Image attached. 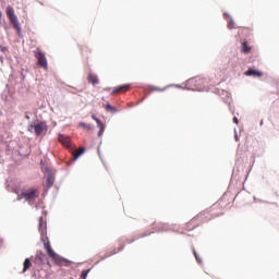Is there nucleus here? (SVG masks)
Here are the masks:
<instances>
[{
	"label": "nucleus",
	"mask_w": 279,
	"mask_h": 279,
	"mask_svg": "<svg viewBox=\"0 0 279 279\" xmlns=\"http://www.w3.org/2000/svg\"><path fill=\"white\" fill-rule=\"evenodd\" d=\"M213 217L210 216V211H202L198 215H196L194 218H192L187 223H185V230L187 232H191V230H195V228H199L202 223H206L210 221Z\"/></svg>",
	"instance_id": "1"
},
{
	"label": "nucleus",
	"mask_w": 279,
	"mask_h": 279,
	"mask_svg": "<svg viewBox=\"0 0 279 279\" xmlns=\"http://www.w3.org/2000/svg\"><path fill=\"white\" fill-rule=\"evenodd\" d=\"M44 247H45L49 258L52 259L54 265L62 266V265H66V263H69V259L58 255V253H56V251H53V248H51V243L44 242Z\"/></svg>",
	"instance_id": "2"
},
{
	"label": "nucleus",
	"mask_w": 279,
	"mask_h": 279,
	"mask_svg": "<svg viewBox=\"0 0 279 279\" xmlns=\"http://www.w3.org/2000/svg\"><path fill=\"white\" fill-rule=\"evenodd\" d=\"M39 195L40 193L38 192V189L29 187L21 192V195L17 196V202H21V199H25V202H34Z\"/></svg>",
	"instance_id": "3"
},
{
	"label": "nucleus",
	"mask_w": 279,
	"mask_h": 279,
	"mask_svg": "<svg viewBox=\"0 0 279 279\" xmlns=\"http://www.w3.org/2000/svg\"><path fill=\"white\" fill-rule=\"evenodd\" d=\"M5 14L11 25H13L14 29H16L17 34H21V23L19 22V17L16 16V13H14V8H12L11 5H8L5 9Z\"/></svg>",
	"instance_id": "4"
},
{
	"label": "nucleus",
	"mask_w": 279,
	"mask_h": 279,
	"mask_svg": "<svg viewBox=\"0 0 279 279\" xmlns=\"http://www.w3.org/2000/svg\"><path fill=\"white\" fill-rule=\"evenodd\" d=\"M47 123L45 122H38L37 124H31L28 125V132H35L36 136H43V134H47Z\"/></svg>",
	"instance_id": "5"
},
{
	"label": "nucleus",
	"mask_w": 279,
	"mask_h": 279,
	"mask_svg": "<svg viewBox=\"0 0 279 279\" xmlns=\"http://www.w3.org/2000/svg\"><path fill=\"white\" fill-rule=\"evenodd\" d=\"M35 58L38 60L37 62L38 66H40L41 69H45L46 71L49 70V64L47 63V57L44 54L43 51L37 49V51H35Z\"/></svg>",
	"instance_id": "6"
},
{
	"label": "nucleus",
	"mask_w": 279,
	"mask_h": 279,
	"mask_svg": "<svg viewBox=\"0 0 279 279\" xmlns=\"http://www.w3.org/2000/svg\"><path fill=\"white\" fill-rule=\"evenodd\" d=\"M59 143H62V145H64V147H71V137L60 134Z\"/></svg>",
	"instance_id": "7"
},
{
	"label": "nucleus",
	"mask_w": 279,
	"mask_h": 279,
	"mask_svg": "<svg viewBox=\"0 0 279 279\" xmlns=\"http://www.w3.org/2000/svg\"><path fill=\"white\" fill-rule=\"evenodd\" d=\"M130 90V84L121 85L112 90L111 95H117L118 93H128Z\"/></svg>",
	"instance_id": "8"
},
{
	"label": "nucleus",
	"mask_w": 279,
	"mask_h": 279,
	"mask_svg": "<svg viewBox=\"0 0 279 279\" xmlns=\"http://www.w3.org/2000/svg\"><path fill=\"white\" fill-rule=\"evenodd\" d=\"M244 75H246V76H252L253 75V77H263V72H258L254 69H250L244 73Z\"/></svg>",
	"instance_id": "9"
},
{
	"label": "nucleus",
	"mask_w": 279,
	"mask_h": 279,
	"mask_svg": "<svg viewBox=\"0 0 279 279\" xmlns=\"http://www.w3.org/2000/svg\"><path fill=\"white\" fill-rule=\"evenodd\" d=\"M53 182H54L53 175L49 174L47 177L46 182L44 183L45 189H47V191H49V189H51V186H53Z\"/></svg>",
	"instance_id": "10"
},
{
	"label": "nucleus",
	"mask_w": 279,
	"mask_h": 279,
	"mask_svg": "<svg viewBox=\"0 0 279 279\" xmlns=\"http://www.w3.org/2000/svg\"><path fill=\"white\" fill-rule=\"evenodd\" d=\"M39 232L41 235H45L47 232V227L45 226V218L39 217Z\"/></svg>",
	"instance_id": "11"
},
{
	"label": "nucleus",
	"mask_w": 279,
	"mask_h": 279,
	"mask_svg": "<svg viewBox=\"0 0 279 279\" xmlns=\"http://www.w3.org/2000/svg\"><path fill=\"white\" fill-rule=\"evenodd\" d=\"M87 80L89 84H93V86L99 84V78L95 74H89Z\"/></svg>",
	"instance_id": "12"
},
{
	"label": "nucleus",
	"mask_w": 279,
	"mask_h": 279,
	"mask_svg": "<svg viewBox=\"0 0 279 279\" xmlns=\"http://www.w3.org/2000/svg\"><path fill=\"white\" fill-rule=\"evenodd\" d=\"M97 125L99 128L98 136H104V132L106 130V124L102 123L101 121H98Z\"/></svg>",
	"instance_id": "13"
},
{
	"label": "nucleus",
	"mask_w": 279,
	"mask_h": 279,
	"mask_svg": "<svg viewBox=\"0 0 279 279\" xmlns=\"http://www.w3.org/2000/svg\"><path fill=\"white\" fill-rule=\"evenodd\" d=\"M45 258H47V255H45L43 251H38L36 254V260H39L40 263H45Z\"/></svg>",
	"instance_id": "14"
},
{
	"label": "nucleus",
	"mask_w": 279,
	"mask_h": 279,
	"mask_svg": "<svg viewBox=\"0 0 279 279\" xmlns=\"http://www.w3.org/2000/svg\"><path fill=\"white\" fill-rule=\"evenodd\" d=\"M107 112H111L112 114L119 112V109H117V107L112 106V105H106L105 106Z\"/></svg>",
	"instance_id": "15"
},
{
	"label": "nucleus",
	"mask_w": 279,
	"mask_h": 279,
	"mask_svg": "<svg viewBox=\"0 0 279 279\" xmlns=\"http://www.w3.org/2000/svg\"><path fill=\"white\" fill-rule=\"evenodd\" d=\"M157 232H165L167 230H169V225L167 223H159L157 225Z\"/></svg>",
	"instance_id": "16"
},
{
	"label": "nucleus",
	"mask_w": 279,
	"mask_h": 279,
	"mask_svg": "<svg viewBox=\"0 0 279 279\" xmlns=\"http://www.w3.org/2000/svg\"><path fill=\"white\" fill-rule=\"evenodd\" d=\"M29 267H32V260L29 258H26L23 264V274H25V271H27Z\"/></svg>",
	"instance_id": "17"
},
{
	"label": "nucleus",
	"mask_w": 279,
	"mask_h": 279,
	"mask_svg": "<svg viewBox=\"0 0 279 279\" xmlns=\"http://www.w3.org/2000/svg\"><path fill=\"white\" fill-rule=\"evenodd\" d=\"M252 51V47L247 46V41L242 43V53H250Z\"/></svg>",
	"instance_id": "18"
},
{
	"label": "nucleus",
	"mask_w": 279,
	"mask_h": 279,
	"mask_svg": "<svg viewBox=\"0 0 279 279\" xmlns=\"http://www.w3.org/2000/svg\"><path fill=\"white\" fill-rule=\"evenodd\" d=\"M84 151H86V149L84 147H80L74 154V160H77L80 156H82V154H84Z\"/></svg>",
	"instance_id": "19"
},
{
	"label": "nucleus",
	"mask_w": 279,
	"mask_h": 279,
	"mask_svg": "<svg viewBox=\"0 0 279 279\" xmlns=\"http://www.w3.org/2000/svg\"><path fill=\"white\" fill-rule=\"evenodd\" d=\"M121 250H123V246L119 247L118 251L117 248H113L110 253H107L105 255V258H110V256H114V254H118V252H121Z\"/></svg>",
	"instance_id": "20"
},
{
	"label": "nucleus",
	"mask_w": 279,
	"mask_h": 279,
	"mask_svg": "<svg viewBox=\"0 0 279 279\" xmlns=\"http://www.w3.org/2000/svg\"><path fill=\"white\" fill-rule=\"evenodd\" d=\"M78 128H83V130H93V125L87 124L85 122H80Z\"/></svg>",
	"instance_id": "21"
},
{
	"label": "nucleus",
	"mask_w": 279,
	"mask_h": 279,
	"mask_svg": "<svg viewBox=\"0 0 279 279\" xmlns=\"http://www.w3.org/2000/svg\"><path fill=\"white\" fill-rule=\"evenodd\" d=\"M150 90L162 93V92L167 90V87L160 88V87H157V86H153V87H150Z\"/></svg>",
	"instance_id": "22"
},
{
	"label": "nucleus",
	"mask_w": 279,
	"mask_h": 279,
	"mask_svg": "<svg viewBox=\"0 0 279 279\" xmlns=\"http://www.w3.org/2000/svg\"><path fill=\"white\" fill-rule=\"evenodd\" d=\"M88 274H90V269H85L81 274V279H86Z\"/></svg>",
	"instance_id": "23"
},
{
	"label": "nucleus",
	"mask_w": 279,
	"mask_h": 279,
	"mask_svg": "<svg viewBox=\"0 0 279 279\" xmlns=\"http://www.w3.org/2000/svg\"><path fill=\"white\" fill-rule=\"evenodd\" d=\"M193 254L197 260V263H202V259L199 258V256L197 255V251L193 250Z\"/></svg>",
	"instance_id": "24"
},
{
	"label": "nucleus",
	"mask_w": 279,
	"mask_h": 279,
	"mask_svg": "<svg viewBox=\"0 0 279 279\" xmlns=\"http://www.w3.org/2000/svg\"><path fill=\"white\" fill-rule=\"evenodd\" d=\"M233 27H234V22L231 20V22L228 25V28L229 29H233Z\"/></svg>",
	"instance_id": "25"
},
{
	"label": "nucleus",
	"mask_w": 279,
	"mask_h": 279,
	"mask_svg": "<svg viewBox=\"0 0 279 279\" xmlns=\"http://www.w3.org/2000/svg\"><path fill=\"white\" fill-rule=\"evenodd\" d=\"M92 119H93L94 121H96V123H98V121H101V120H99V119L97 118V116H95V114L92 116Z\"/></svg>",
	"instance_id": "26"
},
{
	"label": "nucleus",
	"mask_w": 279,
	"mask_h": 279,
	"mask_svg": "<svg viewBox=\"0 0 279 279\" xmlns=\"http://www.w3.org/2000/svg\"><path fill=\"white\" fill-rule=\"evenodd\" d=\"M233 122L235 123V125H239V119L236 117L233 118Z\"/></svg>",
	"instance_id": "27"
},
{
	"label": "nucleus",
	"mask_w": 279,
	"mask_h": 279,
	"mask_svg": "<svg viewBox=\"0 0 279 279\" xmlns=\"http://www.w3.org/2000/svg\"><path fill=\"white\" fill-rule=\"evenodd\" d=\"M235 141L239 143V135L235 133Z\"/></svg>",
	"instance_id": "28"
},
{
	"label": "nucleus",
	"mask_w": 279,
	"mask_h": 279,
	"mask_svg": "<svg viewBox=\"0 0 279 279\" xmlns=\"http://www.w3.org/2000/svg\"><path fill=\"white\" fill-rule=\"evenodd\" d=\"M3 16V13H1V11H0V21H1V17Z\"/></svg>",
	"instance_id": "29"
},
{
	"label": "nucleus",
	"mask_w": 279,
	"mask_h": 279,
	"mask_svg": "<svg viewBox=\"0 0 279 279\" xmlns=\"http://www.w3.org/2000/svg\"><path fill=\"white\" fill-rule=\"evenodd\" d=\"M82 51H84V48H82Z\"/></svg>",
	"instance_id": "30"
},
{
	"label": "nucleus",
	"mask_w": 279,
	"mask_h": 279,
	"mask_svg": "<svg viewBox=\"0 0 279 279\" xmlns=\"http://www.w3.org/2000/svg\"><path fill=\"white\" fill-rule=\"evenodd\" d=\"M153 226H156V223H153Z\"/></svg>",
	"instance_id": "31"
}]
</instances>
